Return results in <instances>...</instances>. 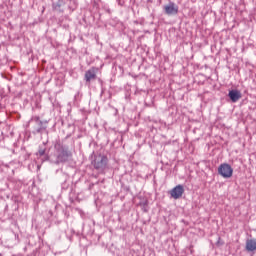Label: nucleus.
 <instances>
[{
    "mask_svg": "<svg viewBox=\"0 0 256 256\" xmlns=\"http://www.w3.org/2000/svg\"><path fill=\"white\" fill-rule=\"evenodd\" d=\"M55 149L57 151V157H56V165H59V163H67L69 161V158L72 156L71 151L65 146H63L61 143L55 144Z\"/></svg>",
    "mask_w": 256,
    "mask_h": 256,
    "instance_id": "f257e3e1",
    "label": "nucleus"
},
{
    "mask_svg": "<svg viewBox=\"0 0 256 256\" xmlns=\"http://www.w3.org/2000/svg\"><path fill=\"white\" fill-rule=\"evenodd\" d=\"M108 161L107 156L98 155L95 157L92 165L94 169H97V171H104V169L107 167Z\"/></svg>",
    "mask_w": 256,
    "mask_h": 256,
    "instance_id": "f03ea898",
    "label": "nucleus"
},
{
    "mask_svg": "<svg viewBox=\"0 0 256 256\" xmlns=\"http://www.w3.org/2000/svg\"><path fill=\"white\" fill-rule=\"evenodd\" d=\"M218 173L224 179H231L233 177V168L227 163H223L218 167Z\"/></svg>",
    "mask_w": 256,
    "mask_h": 256,
    "instance_id": "7ed1b4c3",
    "label": "nucleus"
},
{
    "mask_svg": "<svg viewBox=\"0 0 256 256\" xmlns=\"http://www.w3.org/2000/svg\"><path fill=\"white\" fill-rule=\"evenodd\" d=\"M183 193H185V188L181 184L175 186L170 191V195H171L172 199H181L183 197Z\"/></svg>",
    "mask_w": 256,
    "mask_h": 256,
    "instance_id": "20e7f679",
    "label": "nucleus"
},
{
    "mask_svg": "<svg viewBox=\"0 0 256 256\" xmlns=\"http://www.w3.org/2000/svg\"><path fill=\"white\" fill-rule=\"evenodd\" d=\"M97 71L98 69L96 67H92L85 72L84 79L86 83H91V81H95V79H97Z\"/></svg>",
    "mask_w": 256,
    "mask_h": 256,
    "instance_id": "39448f33",
    "label": "nucleus"
},
{
    "mask_svg": "<svg viewBox=\"0 0 256 256\" xmlns=\"http://www.w3.org/2000/svg\"><path fill=\"white\" fill-rule=\"evenodd\" d=\"M164 13L166 15H177V13H179V6L174 2H170L168 5L164 6Z\"/></svg>",
    "mask_w": 256,
    "mask_h": 256,
    "instance_id": "423d86ee",
    "label": "nucleus"
},
{
    "mask_svg": "<svg viewBox=\"0 0 256 256\" xmlns=\"http://www.w3.org/2000/svg\"><path fill=\"white\" fill-rule=\"evenodd\" d=\"M32 121H34L37 125V127L34 130V133H43V131H45V127H43V121H41L39 116L32 118Z\"/></svg>",
    "mask_w": 256,
    "mask_h": 256,
    "instance_id": "0eeeda50",
    "label": "nucleus"
},
{
    "mask_svg": "<svg viewBox=\"0 0 256 256\" xmlns=\"http://www.w3.org/2000/svg\"><path fill=\"white\" fill-rule=\"evenodd\" d=\"M228 96L230 97L232 103H237V101L241 99V92L238 90H230Z\"/></svg>",
    "mask_w": 256,
    "mask_h": 256,
    "instance_id": "6e6552de",
    "label": "nucleus"
},
{
    "mask_svg": "<svg viewBox=\"0 0 256 256\" xmlns=\"http://www.w3.org/2000/svg\"><path fill=\"white\" fill-rule=\"evenodd\" d=\"M246 251H256V239H248L246 241Z\"/></svg>",
    "mask_w": 256,
    "mask_h": 256,
    "instance_id": "1a4fd4ad",
    "label": "nucleus"
},
{
    "mask_svg": "<svg viewBox=\"0 0 256 256\" xmlns=\"http://www.w3.org/2000/svg\"><path fill=\"white\" fill-rule=\"evenodd\" d=\"M38 155H40V157H43V155H45V149L40 148L38 151Z\"/></svg>",
    "mask_w": 256,
    "mask_h": 256,
    "instance_id": "9d476101",
    "label": "nucleus"
}]
</instances>
